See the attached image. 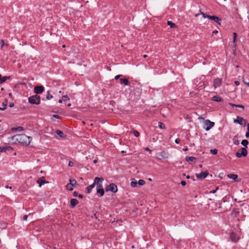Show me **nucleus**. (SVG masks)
<instances>
[{"instance_id": "nucleus-24", "label": "nucleus", "mask_w": 249, "mask_h": 249, "mask_svg": "<svg viewBox=\"0 0 249 249\" xmlns=\"http://www.w3.org/2000/svg\"><path fill=\"white\" fill-rule=\"evenodd\" d=\"M23 130V128L22 126H18L17 127H13L11 129L13 131H21Z\"/></svg>"}, {"instance_id": "nucleus-8", "label": "nucleus", "mask_w": 249, "mask_h": 249, "mask_svg": "<svg viewBox=\"0 0 249 249\" xmlns=\"http://www.w3.org/2000/svg\"><path fill=\"white\" fill-rule=\"evenodd\" d=\"M44 90V88L42 86H36L34 88V92L36 94H41Z\"/></svg>"}, {"instance_id": "nucleus-51", "label": "nucleus", "mask_w": 249, "mask_h": 249, "mask_svg": "<svg viewBox=\"0 0 249 249\" xmlns=\"http://www.w3.org/2000/svg\"><path fill=\"white\" fill-rule=\"evenodd\" d=\"M14 106V104L13 103H11L9 104L10 107H13Z\"/></svg>"}, {"instance_id": "nucleus-26", "label": "nucleus", "mask_w": 249, "mask_h": 249, "mask_svg": "<svg viewBox=\"0 0 249 249\" xmlns=\"http://www.w3.org/2000/svg\"><path fill=\"white\" fill-rule=\"evenodd\" d=\"M241 153L243 155V156L244 157H246L247 156V154H248V151L247 150H246V148H242L241 149Z\"/></svg>"}, {"instance_id": "nucleus-50", "label": "nucleus", "mask_w": 249, "mask_h": 249, "mask_svg": "<svg viewBox=\"0 0 249 249\" xmlns=\"http://www.w3.org/2000/svg\"><path fill=\"white\" fill-rule=\"evenodd\" d=\"M234 84H235L236 86H238V85H239L240 83H239V81H234Z\"/></svg>"}, {"instance_id": "nucleus-49", "label": "nucleus", "mask_w": 249, "mask_h": 249, "mask_svg": "<svg viewBox=\"0 0 249 249\" xmlns=\"http://www.w3.org/2000/svg\"><path fill=\"white\" fill-rule=\"evenodd\" d=\"M27 218H28V215H25L23 216V220H27Z\"/></svg>"}, {"instance_id": "nucleus-33", "label": "nucleus", "mask_w": 249, "mask_h": 249, "mask_svg": "<svg viewBox=\"0 0 249 249\" xmlns=\"http://www.w3.org/2000/svg\"><path fill=\"white\" fill-rule=\"evenodd\" d=\"M138 184L139 185H141V186H142V185H143L145 184V182L144 180H142V179H140L139 181H138Z\"/></svg>"}, {"instance_id": "nucleus-38", "label": "nucleus", "mask_w": 249, "mask_h": 249, "mask_svg": "<svg viewBox=\"0 0 249 249\" xmlns=\"http://www.w3.org/2000/svg\"><path fill=\"white\" fill-rule=\"evenodd\" d=\"M236 136H235L233 139V142L235 145H238L239 144V142L238 140H235Z\"/></svg>"}, {"instance_id": "nucleus-37", "label": "nucleus", "mask_w": 249, "mask_h": 249, "mask_svg": "<svg viewBox=\"0 0 249 249\" xmlns=\"http://www.w3.org/2000/svg\"><path fill=\"white\" fill-rule=\"evenodd\" d=\"M62 98L64 101H68V100H70L69 97L67 95L63 96Z\"/></svg>"}, {"instance_id": "nucleus-48", "label": "nucleus", "mask_w": 249, "mask_h": 249, "mask_svg": "<svg viewBox=\"0 0 249 249\" xmlns=\"http://www.w3.org/2000/svg\"><path fill=\"white\" fill-rule=\"evenodd\" d=\"M245 136L246 138H248L249 137V131H247L246 133Z\"/></svg>"}, {"instance_id": "nucleus-31", "label": "nucleus", "mask_w": 249, "mask_h": 249, "mask_svg": "<svg viewBox=\"0 0 249 249\" xmlns=\"http://www.w3.org/2000/svg\"><path fill=\"white\" fill-rule=\"evenodd\" d=\"M10 79V76H5L2 77L1 82L0 83H4L5 82L7 79Z\"/></svg>"}, {"instance_id": "nucleus-62", "label": "nucleus", "mask_w": 249, "mask_h": 249, "mask_svg": "<svg viewBox=\"0 0 249 249\" xmlns=\"http://www.w3.org/2000/svg\"><path fill=\"white\" fill-rule=\"evenodd\" d=\"M1 78H2V76H1V75L0 74V83L1 82Z\"/></svg>"}, {"instance_id": "nucleus-14", "label": "nucleus", "mask_w": 249, "mask_h": 249, "mask_svg": "<svg viewBox=\"0 0 249 249\" xmlns=\"http://www.w3.org/2000/svg\"><path fill=\"white\" fill-rule=\"evenodd\" d=\"M78 203V201L75 198H72L71 200V208H74Z\"/></svg>"}, {"instance_id": "nucleus-18", "label": "nucleus", "mask_w": 249, "mask_h": 249, "mask_svg": "<svg viewBox=\"0 0 249 249\" xmlns=\"http://www.w3.org/2000/svg\"><path fill=\"white\" fill-rule=\"evenodd\" d=\"M70 184L71 185L72 187L75 186L77 185V181L74 178H70Z\"/></svg>"}, {"instance_id": "nucleus-2", "label": "nucleus", "mask_w": 249, "mask_h": 249, "mask_svg": "<svg viewBox=\"0 0 249 249\" xmlns=\"http://www.w3.org/2000/svg\"><path fill=\"white\" fill-rule=\"evenodd\" d=\"M200 15H202L204 18H208L210 19L213 20L214 21L216 22L219 25L221 24L222 20L220 18H218L217 16L207 15L203 12H200L199 13H197V14H196L195 17H197Z\"/></svg>"}, {"instance_id": "nucleus-35", "label": "nucleus", "mask_w": 249, "mask_h": 249, "mask_svg": "<svg viewBox=\"0 0 249 249\" xmlns=\"http://www.w3.org/2000/svg\"><path fill=\"white\" fill-rule=\"evenodd\" d=\"M132 133H133L134 134V135L138 137V136H139L140 135V134L138 132V131H136V130H135L134 129H132V131H131Z\"/></svg>"}, {"instance_id": "nucleus-58", "label": "nucleus", "mask_w": 249, "mask_h": 249, "mask_svg": "<svg viewBox=\"0 0 249 249\" xmlns=\"http://www.w3.org/2000/svg\"><path fill=\"white\" fill-rule=\"evenodd\" d=\"M247 130L248 131H249V123L247 124Z\"/></svg>"}, {"instance_id": "nucleus-54", "label": "nucleus", "mask_w": 249, "mask_h": 249, "mask_svg": "<svg viewBox=\"0 0 249 249\" xmlns=\"http://www.w3.org/2000/svg\"><path fill=\"white\" fill-rule=\"evenodd\" d=\"M78 196L80 198H82L83 197V195H78Z\"/></svg>"}, {"instance_id": "nucleus-60", "label": "nucleus", "mask_w": 249, "mask_h": 249, "mask_svg": "<svg viewBox=\"0 0 249 249\" xmlns=\"http://www.w3.org/2000/svg\"><path fill=\"white\" fill-rule=\"evenodd\" d=\"M62 101H63L62 99H60V100L58 101V102H59V103H62Z\"/></svg>"}, {"instance_id": "nucleus-17", "label": "nucleus", "mask_w": 249, "mask_h": 249, "mask_svg": "<svg viewBox=\"0 0 249 249\" xmlns=\"http://www.w3.org/2000/svg\"><path fill=\"white\" fill-rule=\"evenodd\" d=\"M212 100L216 102H222L223 99L217 95H215L212 98Z\"/></svg>"}, {"instance_id": "nucleus-15", "label": "nucleus", "mask_w": 249, "mask_h": 249, "mask_svg": "<svg viewBox=\"0 0 249 249\" xmlns=\"http://www.w3.org/2000/svg\"><path fill=\"white\" fill-rule=\"evenodd\" d=\"M8 104V100L7 99H4V101L2 102V107H0V110H4L5 109L6 107Z\"/></svg>"}, {"instance_id": "nucleus-53", "label": "nucleus", "mask_w": 249, "mask_h": 249, "mask_svg": "<svg viewBox=\"0 0 249 249\" xmlns=\"http://www.w3.org/2000/svg\"><path fill=\"white\" fill-rule=\"evenodd\" d=\"M183 151H187L188 150V148L187 147L185 146L183 149Z\"/></svg>"}, {"instance_id": "nucleus-6", "label": "nucleus", "mask_w": 249, "mask_h": 249, "mask_svg": "<svg viewBox=\"0 0 249 249\" xmlns=\"http://www.w3.org/2000/svg\"><path fill=\"white\" fill-rule=\"evenodd\" d=\"M204 123L205 125L206 126V127L204 128L206 131H209L214 125V123L213 122H211L209 120H206Z\"/></svg>"}, {"instance_id": "nucleus-55", "label": "nucleus", "mask_w": 249, "mask_h": 249, "mask_svg": "<svg viewBox=\"0 0 249 249\" xmlns=\"http://www.w3.org/2000/svg\"><path fill=\"white\" fill-rule=\"evenodd\" d=\"M145 150H146V151H151V150L149 148H148V147L145 148Z\"/></svg>"}, {"instance_id": "nucleus-19", "label": "nucleus", "mask_w": 249, "mask_h": 249, "mask_svg": "<svg viewBox=\"0 0 249 249\" xmlns=\"http://www.w3.org/2000/svg\"><path fill=\"white\" fill-rule=\"evenodd\" d=\"M233 47H234V48H235L236 47V37H237V35L236 33H233Z\"/></svg>"}, {"instance_id": "nucleus-29", "label": "nucleus", "mask_w": 249, "mask_h": 249, "mask_svg": "<svg viewBox=\"0 0 249 249\" xmlns=\"http://www.w3.org/2000/svg\"><path fill=\"white\" fill-rule=\"evenodd\" d=\"M167 24L170 26L171 28H175L176 27V25L175 23H173L171 21H167Z\"/></svg>"}, {"instance_id": "nucleus-27", "label": "nucleus", "mask_w": 249, "mask_h": 249, "mask_svg": "<svg viewBox=\"0 0 249 249\" xmlns=\"http://www.w3.org/2000/svg\"><path fill=\"white\" fill-rule=\"evenodd\" d=\"M185 160L186 161H194L196 160V158L193 157L187 156L185 158Z\"/></svg>"}, {"instance_id": "nucleus-42", "label": "nucleus", "mask_w": 249, "mask_h": 249, "mask_svg": "<svg viewBox=\"0 0 249 249\" xmlns=\"http://www.w3.org/2000/svg\"><path fill=\"white\" fill-rule=\"evenodd\" d=\"M218 189V187H217L215 190H213L210 191V193L214 194Z\"/></svg>"}, {"instance_id": "nucleus-25", "label": "nucleus", "mask_w": 249, "mask_h": 249, "mask_svg": "<svg viewBox=\"0 0 249 249\" xmlns=\"http://www.w3.org/2000/svg\"><path fill=\"white\" fill-rule=\"evenodd\" d=\"M55 133L57 135L61 138H63L65 136L64 133L59 130H56Z\"/></svg>"}, {"instance_id": "nucleus-20", "label": "nucleus", "mask_w": 249, "mask_h": 249, "mask_svg": "<svg viewBox=\"0 0 249 249\" xmlns=\"http://www.w3.org/2000/svg\"><path fill=\"white\" fill-rule=\"evenodd\" d=\"M227 177L230 178V179H232L233 180H235L237 178H238V176L237 175H235V174H228L227 175Z\"/></svg>"}, {"instance_id": "nucleus-30", "label": "nucleus", "mask_w": 249, "mask_h": 249, "mask_svg": "<svg viewBox=\"0 0 249 249\" xmlns=\"http://www.w3.org/2000/svg\"><path fill=\"white\" fill-rule=\"evenodd\" d=\"M158 126L160 129H165V126L164 124L163 123H161V122H159L158 123Z\"/></svg>"}, {"instance_id": "nucleus-7", "label": "nucleus", "mask_w": 249, "mask_h": 249, "mask_svg": "<svg viewBox=\"0 0 249 249\" xmlns=\"http://www.w3.org/2000/svg\"><path fill=\"white\" fill-rule=\"evenodd\" d=\"M208 174H209L208 172L206 171L205 172H201L200 174H196V177L198 178L203 179H204L205 178H206L207 177V176L208 175Z\"/></svg>"}, {"instance_id": "nucleus-39", "label": "nucleus", "mask_w": 249, "mask_h": 249, "mask_svg": "<svg viewBox=\"0 0 249 249\" xmlns=\"http://www.w3.org/2000/svg\"><path fill=\"white\" fill-rule=\"evenodd\" d=\"M53 98V96L49 94V91L48 92V94L46 96V98L47 100H50L51 98Z\"/></svg>"}, {"instance_id": "nucleus-47", "label": "nucleus", "mask_w": 249, "mask_h": 249, "mask_svg": "<svg viewBox=\"0 0 249 249\" xmlns=\"http://www.w3.org/2000/svg\"><path fill=\"white\" fill-rule=\"evenodd\" d=\"M73 196L74 197L78 196V193L77 192H75V191L73 193Z\"/></svg>"}, {"instance_id": "nucleus-4", "label": "nucleus", "mask_w": 249, "mask_h": 249, "mask_svg": "<svg viewBox=\"0 0 249 249\" xmlns=\"http://www.w3.org/2000/svg\"><path fill=\"white\" fill-rule=\"evenodd\" d=\"M105 190L107 192L111 191L112 193H116L118 191L117 186L114 183H111L109 185L107 186Z\"/></svg>"}, {"instance_id": "nucleus-22", "label": "nucleus", "mask_w": 249, "mask_h": 249, "mask_svg": "<svg viewBox=\"0 0 249 249\" xmlns=\"http://www.w3.org/2000/svg\"><path fill=\"white\" fill-rule=\"evenodd\" d=\"M229 105L232 107H237L241 108L242 109H244V108H245L244 106L242 105H235V104H233L231 103H229Z\"/></svg>"}, {"instance_id": "nucleus-52", "label": "nucleus", "mask_w": 249, "mask_h": 249, "mask_svg": "<svg viewBox=\"0 0 249 249\" xmlns=\"http://www.w3.org/2000/svg\"><path fill=\"white\" fill-rule=\"evenodd\" d=\"M120 77V75H116V76H115V79H119V77Z\"/></svg>"}, {"instance_id": "nucleus-40", "label": "nucleus", "mask_w": 249, "mask_h": 249, "mask_svg": "<svg viewBox=\"0 0 249 249\" xmlns=\"http://www.w3.org/2000/svg\"><path fill=\"white\" fill-rule=\"evenodd\" d=\"M236 156L238 158H240L243 155L241 153H239V152H237L236 153Z\"/></svg>"}, {"instance_id": "nucleus-59", "label": "nucleus", "mask_w": 249, "mask_h": 249, "mask_svg": "<svg viewBox=\"0 0 249 249\" xmlns=\"http://www.w3.org/2000/svg\"><path fill=\"white\" fill-rule=\"evenodd\" d=\"M245 84H246L249 87V82H245Z\"/></svg>"}, {"instance_id": "nucleus-61", "label": "nucleus", "mask_w": 249, "mask_h": 249, "mask_svg": "<svg viewBox=\"0 0 249 249\" xmlns=\"http://www.w3.org/2000/svg\"><path fill=\"white\" fill-rule=\"evenodd\" d=\"M97 162V160H93V163H96Z\"/></svg>"}, {"instance_id": "nucleus-3", "label": "nucleus", "mask_w": 249, "mask_h": 249, "mask_svg": "<svg viewBox=\"0 0 249 249\" xmlns=\"http://www.w3.org/2000/svg\"><path fill=\"white\" fill-rule=\"evenodd\" d=\"M28 101L30 104L38 105L40 102V98L39 96L35 95L30 97Z\"/></svg>"}, {"instance_id": "nucleus-10", "label": "nucleus", "mask_w": 249, "mask_h": 249, "mask_svg": "<svg viewBox=\"0 0 249 249\" xmlns=\"http://www.w3.org/2000/svg\"><path fill=\"white\" fill-rule=\"evenodd\" d=\"M222 83V80L220 78H216L213 82V86L214 88L219 87Z\"/></svg>"}, {"instance_id": "nucleus-23", "label": "nucleus", "mask_w": 249, "mask_h": 249, "mask_svg": "<svg viewBox=\"0 0 249 249\" xmlns=\"http://www.w3.org/2000/svg\"><path fill=\"white\" fill-rule=\"evenodd\" d=\"M97 193L100 194L101 196L104 195L105 192L103 188H99L97 189Z\"/></svg>"}, {"instance_id": "nucleus-16", "label": "nucleus", "mask_w": 249, "mask_h": 249, "mask_svg": "<svg viewBox=\"0 0 249 249\" xmlns=\"http://www.w3.org/2000/svg\"><path fill=\"white\" fill-rule=\"evenodd\" d=\"M94 187V184H92L91 185L89 186L86 188V193L87 194H89L92 189Z\"/></svg>"}, {"instance_id": "nucleus-63", "label": "nucleus", "mask_w": 249, "mask_h": 249, "mask_svg": "<svg viewBox=\"0 0 249 249\" xmlns=\"http://www.w3.org/2000/svg\"><path fill=\"white\" fill-rule=\"evenodd\" d=\"M186 178H187V179H189V178H190V177L189 176H187L186 177Z\"/></svg>"}, {"instance_id": "nucleus-45", "label": "nucleus", "mask_w": 249, "mask_h": 249, "mask_svg": "<svg viewBox=\"0 0 249 249\" xmlns=\"http://www.w3.org/2000/svg\"><path fill=\"white\" fill-rule=\"evenodd\" d=\"M180 184H181V185L182 186H185L186 184V182L184 180H182L180 182Z\"/></svg>"}, {"instance_id": "nucleus-21", "label": "nucleus", "mask_w": 249, "mask_h": 249, "mask_svg": "<svg viewBox=\"0 0 249 249\" xmlns=\"http://www.w3.org/2000/svg\"><path fill=\"white\" fill-rule=\"evenodd\" d=\"M137 182L135 178H132L131 179L130 185L132 187H135L137 186Z\"/></svg>"}, {"instance_id": "nucleus-44", "label": "nucleus", "mask_w": 249, "mask_h": 249, "mask_svg": "<svg viewBox=\"0 0 249 249\" xmlns=\"http://www.w3.org/2000/svg\"><path fill=\"white\" fill-rule=\"evenodd\" d=\"M53 117L54 118H56V119H59L61 118V116H59V115H53Z\"/></svg>"}, {"instance_id": "nucleus-12", "label": "nucleus", "mask_w": 249, "mask_h": 249, "mask_svg": "<svg viewBox=\"0 0 249 249\" xmlns=\"http://www.w3.org/2000/svg\"><path fill=\"white\" fill-rule=\"evenodd\" d=\"M120 83L121 84H124L125 86H128L130 85V82L127 79L121 78L120 79Z\"/></svg>"}, {"instance_id": "nucleus-5", "label": "nucleus", "mask_w": 249, "mask_h": 249, "mask_svg": "<svg viewBox=\"0 0 249 249\" xmlns=\"http://www.w3.org/2000/svg\"><path fill=\"white\" fill-rule=\"evenodd\" d=\"M104 178H103L96 177L94 179L93 184H94V185L96 184L97 189L103 188L102 182Z\"/></svg>"}, {"instance_id": "nucleus-56", "label": "nucleus", "mask_w": 249, "mask_h": 249, "mask_svg": "<svg viewBox=\"0 0 249 249\" xmlns=\"http://www.w3.org/2000/svg\"><path fill=\"white\" fill-rule=\"evenodd\" d=\"M218 33V31L217 30H214L213 32V34H217Z\"/></svg>"}, {"instance_id": "nucleus-34", "label": "nucleus", "mask_w": 249, "mask_h": 249, "mask_svg": "<svg viewBox=\"0 0 249 249\" xmlns=\"http://www.w3.org/2000/svg\"><path fill=\"white\" fill-rule=\"evenodd\" d=\"M66 188L69 191H72L73 190V187H72L71 185L70 184V183H68L66 185Z\"/></svg>"}, {"instance_id": "nucleus-9", "label": "nucleus", "mask_w": 249, "mask_h": 249, "mask_svg": "<svg viewBox=\"0 0 249 249\" xmlns=\"http://www.w3.org/2000/svg\"><path fill=\"white\" fill-rule=\"evenodd\" d=\"M243 122L244 123V124L245 125L246 123L245 120H244L243 118L241 117L237 116V119L234 120V123H238L240 125H243Z\"/></svg>"}, {"instance_id": "nucleus-13", "label": "nucleus", "mask_w": 249, "mask_h": 249, "mask_svg": "<svg viewBox=\"0 0 249 249\" xmlns=\"http://www.w3.org/2000/svg\"><path fill=\"white\" fill-rule=\"evenodd\" d=\"M37 183L39 184V187H41V186L42 185V184L45 183H48L47 181H45V180H44V177H42L40 178H39L37 180Z\"/></svg>"}, {"instance_id": "nucleus-28", "label": "nucleus", "mask_w": 249, "mask_h": 249, "mask_svg": "<svg viewBox=\"0 0 249 249\" xmlns=\"http://www.w3.org/2000/svg\"><path fill=\"white\" fill-rule=\"evenodd\" d=\"M248 143H249V142L247 140H243L241 142V144L243 145H244V146H245L246 147H247V145H248Z\"/></svg>"}, {"instance_id": "nucleus-36", "label": "nucleus", "mask_w": 249, "mask_h": 249, "mask_svg": "<svg viewBox=\"0 0 249 249\" xmlns=\"http://www.w3.org/2000/svg\"><path fill=\"white\" fill-rule=\"evenodd\" d=\"M217 150L216 149H211L210 150V152L211 153H212V154L213 155H215L217 153Z\"/></svg>"}, {"instance_id": "nucleus-32", "label": "nucleus", "mask_w": 249, "mask_h": 249, "mask_svg": "<svg viewBox=\"0 0 249 249\" xmlns=\"http://www.w3.org/2000/svg\"><path fill=\"white\" fill-rule=\"evenodd\" d=\"M166 154L165 153V152H164V151H162L160 153V156L162 158H164V159H165V158H167V157L166 156Z\"/></svg>"}, {"instance_id": "nucleus-11", "label": "nucleus", "mask_w": 249, "mask_h": 249, "mask_svg": "<svg viewBox=\"0 0 249 249\" xmlns=\"http://www.w3.org/2000/svg\"><path fill=\"white\" fill-rule=\"evenodd\" d=\"M230 238L232 242H236L238 240V238L237 237L236 234L233 232L230 233Z\"/></svg>"}, {"instance_id": "nucleus-43", "label": "nucleus", "mask_w": 249, "mask_h": 249, "mask_svg": "<svg viewBox=\"0 0 249 249\" xmlns=\"http://www.w3.org/2000/svg\"><path fill=\"white\" fill-rule=\"evenodd\" d=\"M0 44H1V48H2V47L4 45V42L3 40L1 39L0 40Z\"/></svg>"}, {"instance_id": "nucleus-64", "label": "nucleus", "mask_w": 249, "mask_h": 249, "mask_svg": "<svg viewBox=\"0 0 249 249\" xmlns=\"http://www.w3.org/2000/svg\"><path fill=\"white\" fill-rule=\"evenodd\" d=\"M143 56L144 58H146V57H147V55L145 54Z\"/></svg>"}, {"instance_id": "nucleus-57", "label": "nucleus", "mask_w": 249, "mask_h": 249, "mask_svg": "<svg viewBox=\"0 0 249 249\" xmlns=\"http://www.w3.org/2000/svg\"><path fill=\"white\" fill-rule=\"evenodd\" d=\"M5 187L6 188H9L10 189H12V187L11 186H6Z\"/></svg>"}, {"instance_id": "nucleus-41", "label": "nucleus", "mask_w": 249, "mask_h": 249, "mask_svg": "<svg viewBox=\"0 0 249 249\" xmlns=\"http://www.w3.org/2000/svg\"><path fill=\"white\" fill-rule=\"evenodd\" d=\"M68 165L70 167H72L74 165V163H73V162L72 161H69V163H68Z\"/></svg>"}, {"instance_id": "nucleus-1", "label": "nucleus", "mask_w": 249, "mask_h": 249, "mask_svg": "<svg viewBox=\"0 0 249 249\" xmlns=\"http://www.w3.org/2000/svg\"><path fill=\"white\" fill-rule=\"evenodd\" d=\"M10 139L15 144L19 143L23 145H28L31 143L32 137L25 134H18L12 136Z\"/></svg>"}, {"instance_id": "nucleus-46", "label": "nucleus", "mask_w": 249, "mask_h": 249, "mask_svg": "<svg viewBox=\"0 0 249 249\" xmlns=\"http://www.w3.org/2000/svg\"><path fill=\"white\" fill-rule=\"evenodd\" d=\"M175 142H176V143H178H178H179L180 142V139H179V138H177V139H176L175 140Z\"/></svg>"}]
</instances>
